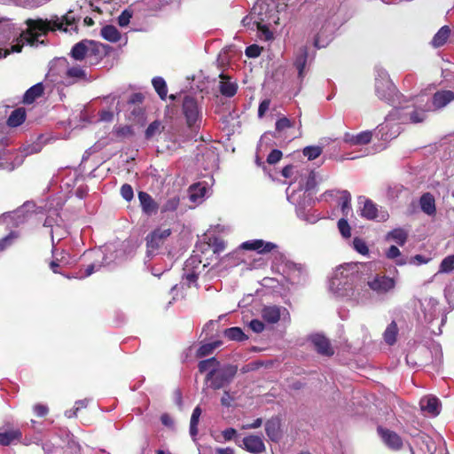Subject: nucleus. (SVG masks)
<instances>
[{
  "label": "nucleus",
  "mask_w": 454,
  "mask_h": 454,
  "mask_svg": "<svg viewBox=\"0 0 454 454\" xmlns=\"http://www.w3.org/2000/svg\"><path fill=\"white\" fill-rule=\"evenodd\" d=\"M259 37L264 41H271L274 38L273 30H258Z\"/></svg>",
  "instance_id": "nucleus-64"
},
{
  "label": "nucleus",
  "mask_w": 454,
  "mask_h": 454,
  "mask_svg": "<svg viewBox=\"0 0 454 454\" xmlns=\"http://www.w3.org/2000/svg\"><path fill=\"white\" fill-rule=\"evenodd\" d=\"M242 448L252 454H262L266 450L263 440L259 435L250 434L243 438Z\"/></svg>",
  "instance_id": "nucleus-12"
},
{
  "label": "nucleus",
  "mask_w": 454,
  "mask_h": 454,
  "mask_svg": "<svg viewBox=\"0 0 454 454\" xmlns=\"http://www.w3.org/2000/svg\"><path fill=\"white\" fill-rule=\"evenodd\" d=\"M145 115V111L141 107V106H134L133 109L130 111L129 119L134 121H140Z\"/></svg>",
  "instance_id": "nucleus-52"
},
{
  "label": "nucleus",
  "mask_w": 454,
  "mask_h": 454,
  "mask_svg": "<svg viewBox=\"0 0 454 454\" xmlns=\"http://www.w3.org/2000/svg\"><path fill=\"white\" fill-rule=\"evenodd\" d=\"M223 335L229 340H234L239 342L247 340L248 339V336L245 334V333L240 327L238 326L226 328L223 332Z\"/></svg>",
  "instance_id": "nucleus-28"
},
{
  "label": "nucleus",
  "mask_w": 454,
  "mask_h": 454,
  "mask_svg": "<svg viewBox=\"0 0 454 454\" xmlns=\"http://www.w3.org/2000/svg\"><path fill=\"white\" fill-rule=\"evenodd\" d=\"M144 96L142 93H133L128 100V104L134 106H140L144 101Z\"/></svg>",
  "instance_id": "nucleus-60"
},
{
  "label": "nucleus",
  "mask_w": 454,
  "mask_h": 454,
  "mask_svg": "<svg viewBox=\"0 0 454 454\" xmlns=\"http://www.w3.org/2000/svg\"><path fill=\"white\" fill-rule=\"evenodd\" d=\"M161 123L159 121H154L149 124L145 129V136L146 139L152 138L156 133L160 132Z\"/></svg>",
  "instance_id": "nucleus-51"
},
{
  "label": "nucleus",
  "mask_w": 454,
  "mask_h": 454,
  "mask_svg": "<svg viewBox=\"0 0 454 454\" xmlns=\"http://www.w3.org/2000/svg\"><path fill=\"white\" fill-rule=\"evenodd\" d=\"M91 45V40H82L75 43L70 52L71 57L75 60H83L88 58L89 47Z\"/></svg>",
  "instance_id": "nucleus-20"
},
{
  "label": "nucleus",
  "mask_w": 454,
  "mask_h": 454,
  "mask_svg": "<svg viewBox=\"0 0 454 454\" xmlns=\"http://www.w3.org/2000/svg\"><path fill=\"white\" fill-rule=\"evenodd\" d=\"M323 153V148L318 145L306 146L302 150V153L309 160H313L318 158Z\"/></svg>",
  "instance_id": "nucleus-41"
},
{
  "label": "nucleus",
  "mask_w": 454,
  "mask_h": 454,
  "mask_svg": "<svg viewBox=\"0 0 454 454\" xmlns=\"http://www.w3.org/2000/svg\"><path fill=\"white\" fill-rule=\"evenodd\" d=\"M419 406L422 411L431 416H437L441 411V402L434 395H427L420 399Z\"/></svg>",
  "instance_id": "nucleus-17"
},
{
  "label": "nucleus",
  "mask_w": 454,
  "mask_h": 454,
  "mask_svg": "<svg viewBox=\"0 0 454 454\" xmlns=\"http://www.w3.org/2000/svg\"><path fill=\"white\" fill-rule=\"evenodd\" d=\"M398 333L397 325L395 321H392L387 327L384 333V340L387 344L393 345L396 341V336Z\"/></svg>",
  "instance_id": "nucleus-35"
},
{
  "label": "nucleus",
  "mask_w": 454,
  "mask_h": 454,
  "mask_svg": "<svg viewBox=\"0 0 454 454\" xmlns=\"http://www.w3.org/2000/svg\"><path fill=\"white\" fill-rule=\"evenodd\" d=\"M262 47L257 44H251L247 47L245 53L248 58H257L261 55Z\"/></svg>",
  "instance_id": "nucleus-54"
},
{
  "label": "nucleus",
  "mask_w": 454,
  "mask_h": 454,
  "mask_svg": "<svg viewBox=\"0 0 454 454\" xmlns=\"http://www.w3.org/2000/svg\"><path fill=\"white\" fill-rule=\"evenodd\" d=\"M22 438V432L18 427H9L0 432V445L9 446Z\"/></svg>",
  "instance_id": "nucleus-18"
},
{
  "label": "nucleus",
  "mask_w": 454,
  "mask_h": 454,
  "mask_svg": "<svg viewBox=\"0 0 454 454\" xmlns=\"http://www.w3.org/2000/svg\"><path fill=\"white\" fill-rule=\"evenodd\" d=\"M340 200L341 212L344 216H348V212L350 211V201H351L350 193L348 191L342 192Z\"/></svg>",
  "instance_id": "nucleus-45"
},
{
  "label": "nucleus",
  "mask_w": 454,
  "mask_h": 454,
  "mask_svg": "<svg viewBox=\"0 0 454 454\" xmlns=\"http://www.w3.org/2000/svg\"><path fill=\"white\" fill-rule=\"evenodd\" d=\"M280 316V308L278 306L264 307L262 310V318L270 324L278 323Z\"/></svg>",
  "instance_id": "nucleus-27"
},
{
  "label": "nucleus",
  "mask_w": 454,
  "mask_h": 454,
  "mask_svg": "<svg viewBox=\"0 0 454 454\" xmlns=\"http://www.w3.org/2000/svg\"><path fill=\"white\" fill-rule=\"evenodd\" d=\"M386 392V389L381 393V397H375L374 405L379 408L384 414H387L390 411V407L387 403V395H388Z\"/></svg>",
  "instance_id": "nucleus-43"
},
{
  "label": "nucleus",
  "mask_w": 454,
  "mask_h": 454,
  "mask_svg": "<svg viewBox=\"0 0 454 454\" xmlns=\"http://www.w3.org/2000/svg\"><path fill=\"white\" fill-rule=\"evenodd\" d=\"M241 22L244 27L255 26V28H270L279 25L278 11L275 2L257 1Z\"/></svg>",
  "instance_id": "nucleus-2"
},
{
  "label": "nucleus",
  "mask_w": 454,
  "mask_h": 454,
  "mask_svg": "<svg viewBox=\"0 0 454 454\" xmlns=\"http://www.w3.org/2000/svg\"><path fill=\"white\" fill-rule=\"evenodd\" d=\"M389 215L387 211L378 209L376 205L371 202V220H377L378 222H385L388 219Z\"/></svg>",
  "instance_id": "nucleus-42"
},
{
  "label": "nucleus",
  "mask_w": 454,
  "mask_h": 454,
  "mask_svg": "<svg viewBox=\"0 0 454 454\" xmlns=\"http://www.w3.org/2000/svg\"><path fill=\"white\" fill-rule=\"evenodd\" d=\"M241 22L244 27L255 26V28H270L279 25L278 11L275 2L257 1Z\"/></svg>",
  "instance_id": "nucleus-3"
},
{
  "label": "nucleus",
  "mask_w": 454,
  "mask_h": 454,
  "mask_svg": "<svg viewBox=\"0 0 454 454\" xmlns=\"http://www.w3.org/2000/svg\"><path fill=\"white\" fill-rule=\"evenodd\" d=\"M67 75L72 78H82L85 76V72L79 67H73L67 69Z\"/></svg>",
  "instance_id": "nucleus-56"
},
{
  "label": "nucleus",
  "mask_w": 454,
  "mask_h": 454,
  "mask_svg": "<svg viewBox=\"0 0 454 454\" xmlns=\"http://www.w3.org/2000/svg\"><path fill=\"white\" fill-rule=\"evenodd\" d=\"M26 120V111L24 108H17L12 112L8 120L7 125L12 128L21 125Z\"/></svg>",
  "instance_id": "nucleus-29"
},
{
  "label": "nucleus",
  "mask_w": 454,
  "mask_h": 454,
  "mask_svg": "<svg viewBox=\"0 0 454 454\" xmlns=\"http://www.w3.org/2000/svg\"><path fill=\"white\" fill-rule=\"evenodd\" d=\"M387 237L395 240L399 246H403L408 239V231L403 228H396L388 232Z\"/></svg>",
  "instance_id": "nucleus-33"
},
{
  "label": "nucleus",
  "mask_w": 454,
  "mask_h": 454,
  "mask_svg": "<svg viewBox=\"0 0 454 454\" xmlns=\"http://www.w3.org/2000/svg\"><path fill=\"white\" fill-rule=\"evenodd\" d=\"M270 105V100L269 98L263 99L258 107V117L262 118L265 115L266 112L269 110Z\"/></svg>",
  "instance_id": "nucleus-58"
},
{
  "label": "nucleus",
  "mask_w": 454,
  "mask_h": 454,
  "mask_svg": "<svg viewBox=\"0 0 454 454\" xmlns=\"http://www.w3.org/2000/svg\"><path fill=\"white\" fill-rule=\"evenodd\" d=\"M81 17L75 15L73 11L67 12L61 18L53 16L51 20L43 19H27L25 20L27 28H67L68 26L77 25Z\"/></svg>",
  "instance_id": "nucleus-4"
},
{
  "label": "nucleus",
  "mask_w": 454,
  "mask_h": 454,
  "mask_svg": "<svg viewBox=\"0 0 454 454\" xmlns=\"http://www.w3.org/2000/svg\"><path fill=\"white\" fill-rule=\"evenodd\" d=\"M338 229H339V231L340 232L341 236L345 239H348L350 238L351 236V228L347 221V219L345 218H340L339 221H338Z\"/></svg>",
  "instance_id": "nucleus-49"
},
{
  "label": "nucleus",
  "mask_w": 454,
  "mask_h": 454,
  "mask_svg": "<svg viewBox=\"0 0 454 454\" xmlns=\"http://www.w3.org/2000/svg\"><path fill=\"white\" fill-rule=\"evenodd\" d=\"M353 247L354 249L361 254L365 255L369 254V247L367 246L366 242L360 238L356 237L354 239Z\"/></svg>",
  "instance_id": "nucleus-48"
},
{
  "label": "nucleus",
  "mask_w": 454,
  "mask_h": 454,
  "mask_svg": "<svg viewBox=\"0 0 454 454\" xmlns=\"http://www.w3.org/2000/svg\"><path fill=\"white\" fill-rule=\"evenodd\" d=\"M101 35L104 39L112 42L116 43L121 39V33L120 30H100Z\"/></svg>",
  "instance_id": "nucleus-50"
},
{
  "label": "nucleus",
  "mask_w": 454,
  "mask_h": 454,
  "mask_svg": "<svg viewBox=\"0 0 454 454\" xmlns=\"http://www.w3.org/2000/svg\"><path fill=\"white\" fill-rule=\"evenodd\" d=\"M345 141L352 145H367L369 143V131L365 130L357 135H345Z\"/></svg>",
  "instance_id": "nucleus-30"
},
{
  "label": "nucleus",
  "mask_w": 454,
  "mask_h": 454,
  "mask_svg": "<svg viewBox=\"0 0 454 454\" xmlns=\"http://www.w3.org/2000/svg\"><path fill=\"white\" fill-rule=\"evenodd\" d=\"M220 365L219 361L215 357H211L208 359H205L202 361H200L198 364L199 372L200 373H203L207 371H211L213 369H215Z\"/></svg>",
  "instance_id": "nucleus-40"
},
{
  "label": "nucleus",
  "mask_w": 454,
  "mask_h": 454,
  "mask_svg": "<svg viewBox=\"0 0 454 454\" xmlns=\"http://www.w3.org/2000/svg\"><path fill=\"white\" fill-rule=\"evenodd\" d=\"M378 434L380 435L382 442L392 450H400L403 447L402 438L394 431L378 426Z\"/></svg>",
  "instance_id": "nucleus-11"
},
{
  "label": "nucleus",
  "mask_w": 454,
  "mask_h": 454,
  "mask_svg": "<svg viewBox=\"0 0 454 454\" xmlns=\"http://www.w3.org/2000/svg\"><path fill=\"white\" fill-rule=\"evenodd\" d=\"M182 113L189 129H193L195 128H200L201 122V113L195 98L192 96H185L184 98Z\"/></svg>",
  "instance_id": "nucleus-7"
},
{
  "label": "nucleus",
  "mask_w": 454,
  "mask_h": 454,
  "mask_svg": "<svg viewBox=\"0 0 454 454\" xmlns=\"http://www.w3.org/2000/svg\"><path fill=\"white\" fill-rule=\"evenodd\" d=\"M426 114L424 112L413 111L411 114L410 119L413 123H419L425 120Z\"/></svg>",
  "instance_id": "nucleus-62"
},
{
  "label": "nucleus",
  "mask_w": 454,
  "mask_h": 454,
  "mask_svg": "<svg viewBox=\"0 0 454 454\" xmlns=\"http://www.w3.org/2000/svg\"><path fill=\"white\" fill-rule=\"evenodd\" d=\"M220 78L223 80L219 84V90L223 96L231 98L237 93L238 86L235 82H231L225 74H221Z\"/></svg>",
  "instance_id": "nucleus-24"
},
{
  "label": "nucleus",
  "mask_w": 454,
  "mask_h": 454,
  "mask_svg": "<svg viewBox=\"0 0 454 454\" xmlns=\"http://www.w3.org/2000/svg\"><path fill=\"white\" fill-rule=\"evenodd\" d=\"M33 411L37 417L43 418L48 414L49 408L44 404L36 403L33 407Z\"/></svg>",
  "instance_id": "nucleus-57"
},
{
  "label": "nucleus",
  "mask_w": 454,
  "mask_h": 454,
  "mask_svg": "<svg viewBox=\"0 0 454 454\" xmlns=\"http://www.w3.org/2000/svg\"><path fill=\"white\" fill-rule=\"evenodd\" d=\"M454 270V254L445 257L439 268V273H450Z\"/></svg>",
  "instance_id": "nucleus-44"
},
{
  "label": "nucleus",
  "mask_w": 454,
  "mask_h": 454,
  "mask_svg": "<svg viewBox=\"0 0 454 454\" xmlns=\"http://www.w3.org/2000/svg\"><path fill=\"white\" fill-rule=\"evenodd\" d=\"M44 92V87L42 82H38L30 87L23 96V103L29 105L42 97Z\"/></svg>",
  "instance_id": "nucleus-22"
},
{
  "label": "nucleus",
  "mask_w": 454,
  "mask_h": 454,
  "mask_svg": "<svg viewBox=\"0 0 454 454\" xmlns=\"http://www.w3.org/2000/svg\"><path fill=\"white\" fill-rule=\"evenodd\" d=\"M419 204L422 211L428 215H432L435 214V200L434 197L429 193H424L419 200Z\"/></svg>",
  "instance_id": "nucleus-23"
},
{
  "label": "nucleus",
  "mask_w": 454,
  "mask_h": 454,
  "mask_svg": "<svg viewBox=\"0 0 454 454\" xmlns=\"http://www.w3.org/2000/svg\"><path fill=\"white\" fill-rule=\"evenodd\" d=\"M104 45L100 43L91 40V45L89 47L88 59L90 64H97L104 56L102 49Z\"/></svg>",
  "instance_id": "nucleus-25"
},
{
  "label": "nucleus",
  "mask_w": 454,
  "mask_h": 454,
  "mask_svg": "<svg viewBox=\"0 0 454 454\" xmlns=\"http://www.w3.org/2000/svg\"><path fill=\"white\" fill-rule=\"evenodd\" d=\"M20 234L15 231H10L5 237L0 239V253L12 247L19 239Z\"/></svg>",
  "instance_id": "nucleus-31"
},
{
  "label": "nucleus",
  "mask_w": 454,
  "mask_h": 454,
  "mask_svg": "<svg viewBox=\"0 0 454 454\" xmlns=\"http://www.w3.org/2000/svg\"><path fill=\"white\" fill-rule=\"evenodd\" d=\"M294 121H291L286 116L280 117L277 120L275 123V133L274 137H277V133H281L283 130L294 127Z\"/></svg>",
  "instance_id": "nucleus-38"
},
{
  "label": "nucleus",
  "mask_w": 454,
  "mask_h": 454,
  "mask_svg": "<svg viewBox=\"0 0 454 454\" xmlns=\"http://www.w3.org/2000/svg\"><path fill=\"white\" fill-rule=\"evenodd\" d=\"M352 286H369V265L367 262H348L336 269L330 281V289L338 295H346Z\"/></svg>",
  "instance_id": "nucleus-1"
},
{
  "label": "nucleus",
  "mask_w": 454,
  "mask_h": 454,
  "mask_svg": "<svg viewBox=\"0 0 454 454\" xmlns=\"http://www.w3.org/2000/svg\"><path fill=\"white\" fill-rule=\"evenodd\" d=\"M283 156V153L280 150L273 149L267 157V162L270 165L276 164L278 162Z\"/></svg>",
  "instance_id": "nucleus-55"
},
{
  "label": "nucleus",
  "mask_w": 454,
  "mask_h": 454,
  "mask_svg": "<svg viewBox=\"0 0 454 454\" xmlns=\"http://www.w3.org/2000/svg\"><path fill=\"white\" fill-rule=\"evenodd\" d=\"M309 51L308 47L301 46L294 53V66L297 69L298 78L302 81L305 77V68L308 61Z\"/></svg>",
  "instance_id": "nucleus-14"
},
{
  "label": "nucleus",
  "mask_w": 454,
  "mask_h": 454,
  "mask_svg": "<svg viewBox=\"0 0 454 454\" xmlns=\"http://www.w3.org/2000/svg\"><path fill=\"white\" fill-rule=\"evenodd\" d=\"M430 261V258H427L422 254H416L414 256L410 257V264L420 265L424 263H427Z\"/></svg>",
  "instance_id": "nucleus-59"
},
{
  "label": "nucleus",
  "mask_w": 454,
  "mask_h": 454,
  "mask_svg": "<svg viewBox=\"0 0 454 454\" xmlns=\"http://www.w3.org/2000/svg\"><path fill=\"white\" fill-rule=\"evenodd\" d=\"M250 328L256 333H260L264 330V324L259 319H253L249 324Z\"/></svg>",
  "instance_id": "nucleus-61"
},
{
  "label": "nucleus",
  "mask_w": 454,
  "mask_h": 454,
  "mask_svg": "<svg viewBox=\"0 0 454 454\" xmlns=\"http://www.w3.org/2000/svg\"><path fill=\"white\" fill-rule=\"evenodd\" d=\"M317 352L324 356H333L334 355V348L332 347L329 339L322 334H314L310 337Z\"/></svg>",
  "instance_id": "nucleus-13"
},
{
  "label": "nucleus",
  "mask_w": 454,
  "mask_h": 454,
  "mask_svg": "<svg viewBox=\"0 0 454 454\" xmlns=\"http://www.w3.org/2000/svg\"><path fill=\"white\" fill-rule=\"evenodd\" d=\"M180 199L178 196L168 198L161 207V212L176 211L179 206Z\"/></svg>",
  "instance_id": "nucleus-47"
},
{
  "label": "nucleus",
  "mask_w": 454,
  "mask_h": 454,
  "mask_svg": "<svg viewBox=\"0 0 454 454\" xmlns=\"http://www.w3.org/2000/svg\"><path fill=\"white\" fill-rule=\"evenodd\" d=\"M265 432L270 441L278 442L282 436L279 419L271 418L268 419L265 423Z\"/></svg>",
  "instance_id": "nucleus-19"
},
{
  "label": "nucleus",
  "mask_w": 454,
  "mask_h": 454,
  "mask_svg": "<svg viewBox=\"0 0 454 454\" xmlns=\"http://www.w3.org/2000/svg\"><path fill=\"white\" fill-rule=\"evenodd\" d=\"M134 11L131 6H129L127 9L122 11V12L118 17V25L120 27H126L129 24L130 19L132 18Z\"/></svg>",
  "instance_id": "nucleus-46"
},
{
  "label": "nucleus",
  "mask_w": 454,
  "mask_h": 454,
  "mask_svg": "<svg viewBox=\"0 0 454 454\" xmlns=\"http://www.w3.org/2000/svg\"><path fill=\"white\" fill-rule=\"evenodd\" d=\"M201 409L200 406H197L192 411L191 420H190V434L194 439L198 434V424L200 421V417L201 415Z\"/></svg>",
  "instance_id": "nucleus-32"
},
{
  "label": "nucleus",
  "mask_w": 454,
  "mask_h": 454,
  "mask_svg": "<svg viewBox=\"0 0 454 454\" xmlns=\"http://www.w3.org/2000/svg\"><path fill=\"white\" fill-rule=\"evenodd\" d=\"M454 99V92L451 90H440L433 96V105L435 108L440 109L447 106Z\"/></svg>",
  "instance_id": "nucleus-21"
},
{
  "label": "nucleus",
  "mask_w": 454,
  "mask_h": 454,
  "mask_svg": "<svg viewBox=\"0 0 454 454\" xmlns=\"http://www.w3.org/2000/svg\"><path fill=\"white\" fill-rule=\"evenodd\" d=\"M153 86L161 99H165L168 94V88L165 80L162 77L156 76L152 80Z\"/></svg>",
  "instance_id": "nucleus-34"
},
{
  "label": "nucleus",
  "mask_w": 454,
  "mask_h": 454,
  "mask_svg": "<svg viewBox=\"0 0 454 454\" xmlns=\"http://www.w3.org/2000/svg\"><path fill=\"white\" fill-rule=\"evenodd\" d=\"M238 372V366L227 364L219 370L213 369L206 376L207 381H211L210 387L215 389H220L230 384Z\"/></svg>",
  "instance_id": "nucleus-6"
},
{
  "label": "nucleus",
  "mask_w": 454,
  "mask_h": 454,
  "mask_svg": "<svg viewBox=\"0 0 454 454\" xmlns=\"http://www.w3.org/2000/svg\"><path fill=\"white\" fill-rule=\"evenodd\" d=\"M172 234V229L160 225L147 234L145 238L147 253H154L164 245L168 238Z\"/></svg>",
  "instance_id": "nucleus-9"
},
{
  "label": "nucleus",
  "mask_w": 454,
  "mask_h": 454,
  "mask_svg": "<svg viewBox=\"0 0 454 454\" xmlns=\"http://www.w3.org/2000/svg\"><path fill=\"white\" fill-rule=\"evenodd\" d=\"M121 195L126 201H130L134 197L133 188L129 184H124L121 187Z\"/></svg>",
  "instance_id": "nucleus-53"
},
{
  "label": "nucleus",
  "mask_w": 454,
  "mask_h": 454,
  "mask_svg": "<svg viewBox=\"0 0 454 454\" xmlns=\"http://www.w3.org/2000/svg\"><path fill=\"white\" fill-rule=\"evenodd\" d=\"M450 31L451 30H438V32L434 35V38L432 39L431 44L434 48H439L444 45L450 35Z\"/></svg>",
  "instance_id": "nucleus-37"
},
{
  "label": "nucleus",
  "mask_w": 454,
  "mask_h": 454,
  "mask_svg": "<svg viewBox=\"0 0 454 454\" xmlns=\"http://www.w3.org/2000/svg\"><path fill=\"white\" fill-rule=\"evenodd\" d=\"M138 200L145 215L152 216L158 212L159 204L153 200V198L146 192H138Z\"/></svg>",
  "instance_id": "nucleus-16"
},
{
  "label": "nucleus",
  "mask_w": 454,
  "mask_h": 454,
  "mask_svg": "<svg viewBox=\"0 0 454 454\" xmlns=\"http://www.w3.org/2000/svg\"><path fill=\"white\" fill-rule=\"evenodd\" d=\"M49 30H21L20 35V43L12 47V51L20 52L22 45L27 43L30 46H37L39 43H43V41H39L43 35H46Z\"/></svg>",
  "instance_id": "nucleus-10"
},
{
  "label": "nucleus",
  "mask_w": 454,
  "mask_h": 454,
  "mask_svg": "<svg viewBox=\"0 0 454 454\" xmlns=\"http://www.w3.org/2000/svg\"><path fill=\"white\" fill-rule=\"evenodd\" d=\"M374 87L376 95L381 99L393 101L396 96L397 89L386 71H378V74L375 77Z\"/></svg>",
  "instance_id": "nucleus-8"
},
{
  "label": "nucleus",
  "mask_w": 454,
  "mask_h": 454,
  "mask_svg": "<svg viewBox=\"0 0 454 454\" xmlns=\"http://www.w3.org/2000/svg\"><path fill=\"white\" fill-rule=\"evenodd\" d=\"M333 39L332 30H319L314 37V46L317 49L326 47Z\"/></svg>",
  "instance_id": "nucleus-26"
},
{
  "label": "nucleus",
  "mask_w": 454,
  "mask_h": 454,
  "mask_svg": "<svg viewBox=\"0 0 454 454\" xmlns=\"http://www.w3.org/2000/svg\"><path fill=\"white\" fill-rule=\"evenodd\" d=\"M396 286V280L384 273H376L371 280V300L384 301L387 294L392 293Z\"/></svg>",
  "instance_id": "nucleus-5"
},
{
  "label": "nucleus",
  "mask_w": 454,
  "mask_h": 454,
  "mask_svg": "<svg viewBox=\"0 0 454 454\" xmlns=\"http://www.w3.org/2000/svg\"><path fill=\"white\" fill-rule=\"evenodd\" d=\"M206 191V187L200 183L191 185L189 188L190 200L196 202L199 199L204 197Z\"/></svg>",
  "instance_id": "nucleus-36"
},
{
  "label": "nucleus",
  "mask_w": 454,
  "mask_h": 454,
  "mask_svg": "<svg viewBox=\"0 0 454 454\" xmlns=\"http://www.w3.org/2000/svg\"><path fill=\"white\" fill-rule=\"evenodd\" d=\"M400 255H401V252H400L399 248L395 246H391L387 252V256L389 259H396Z\"/></svg>",
  "instance_id": "nucleus-63"
},
{
  "label": "nucleus",
  "mask_w": 454,
  "mask_h": 454,
  "mask_svg": "<svg viewBox=\"0 0 454 454\" xmlns=\"http://www.w3.org/2000/svg\"><path fill=\"white\" fill-rule=\"evenodd\" d=\"M222 344V341L215 340L210 343L201 345L197 350V356L203 357L210 355L213 351Z\"/></svg>",
  "instance_id": "nucleus-39"
},
{
  "label": "nucleus",
  "mask_w": 454,
  "mask_h": 454,
  "mask_svg": "<svg viewBox=\"0 0 454 454\" xmlns=\"http://www.w3.org/2000/svg\"><path fill=\"white\" fill-rule=\"evenodd\" d=\"M277 247V245L272 242H265L262 239H254L243 242L240 248L245 250H254L260 254H266L271 252Z\"/></svg>",
  "instance_id": "nucleus-15"
}]
</instances>
